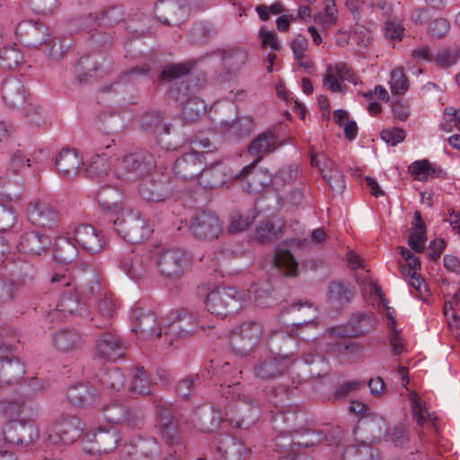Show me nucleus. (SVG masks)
<instances>
[{"mask_svg":"<svg viewBox=\"0 0 460 460\" xmlns=\"http://www.w3.org/2000/svg\"><path fill=\"white\" fill-rule=\"evenodd\" d=\"M263 328L257 322H247L228 332L231 341L239 337L240 341L247 345H257L261 341Z\"/></svg>","mask_w":460,"mask_h":460,"instance_id":"39","label":"nucleus"},{"mask_svg":"<svg viewBox=\"0 0 460 460\" xmlns=\"http://www.w3.org/2000/svg\"><path fill=\"white\" fill-rule=\"evenodd\" d=\"M375 325V320L367 314L354 315L348 324L328 328L325 333L332 338L349 339L367 334Z\"/></svg>","mask_w":460,"mask_h":460,"instance_id":"12","label":"nucleus"},{"mask_svg":"<svg viewBox=\"0 0 460 460\" xmlns=\"http://www.w3.org/2000/svg\"><path fill=\"white\" fill-rule=\"evenodd\" d=\"M51 246V239L39 231H30L23 234L19 243V249L24 253L40 255Z\"/></svg>","mask_w":460,"mask_h":460,"instance_id":"29","label":"nucleus"},{"mask_svg":"<svg viewBox=\"0 0 460 460\" xmlns=\"http://www.w3.org/2000/svg\"><path fill=\"white\" fill-rule=\"evenodd\" d=\"M221 460H243L249 452L245 445L228 434H220L213 440Z\"/></svg>","mask_w":460,"mask_h":460,"instance_id":"21","label":"nucleus"},{"mask_svg":"<svg viewBox=\"0 0 460 460\" xmlns=\"http://www.w3.org/2000/svg\"><path fill=\"white\" fill-rule=\"evenodd\" d=\"M105 155L106 154L103 153L102 155H97L95 158L92 159L86 168L88 177L102 180L108 174L109 164L104 157Z\"/></svg>","mask_w":460,"mask_h":460,"instance_id":"57","label":"nucleus"},{"mask_svg":"<svg viewBox=\"0 0 460 460\" xmlns=\"http://www.w3.org/2000/svg\"><path fill=\"white\" fill-rule=\"evenodd\" d=\"M90 443L89 451L97 454H108L117 447L119 440L116 429L111 428H98L86 435Z\"/></svg>","mask_w":460,"mask_h":460,"instance_id":"20","label":"nucleus"},{"mask_svg":"<svg viewBox=\"0 0 460 460\" xmlns=\"http://www.w3.org/2000/svg\"><path fill=\"white\" fill-rule=\"evenodd\" d=\"M2 435L6 444L27 447L39 438V429L31 420H14L4 426Z\"/></svg>","mask_w":460,"mask_h":460,"instance_id":"9","label":"nucleus"},{"mask_svg":"<svg viewBox=\"0 0 460 460\" xmlns=\"http://www.w3.org/2000/svg\"><path fill=\"white\" fill-rule=\"evenodd\" d=\"M207 112V104L199 97H190L182 105L181 119L184 123L199 121Z\"/></svg>","mask_w":460,"mask_h":460,"instance_id":"43","label":"nucleus"},{"mask_svg":"<svg viewBox=\"0 0 460 460\" xmlns=\"http://www.w3.org/2000/svg\"><path fill=\"white\" fill-rule=\"evenodd\" d=\"M243 303V295L233 287L217 288L205 300L208 311L221 317L239 312Z\"/></svg>","mask_w":460,"mask_h":460,"instance_id":"2","label":"nucleus"},{"mask_svg":"<svg viewBox=\"0 0 460 460\" xmlns=\"http://www.w3.org/2000/svg\"><path fill=\"white\" fill-rule=\"evenodd\" d=\"M170 318V323L164 327L163 342L167 345H172L177 339L190 335L198 324L193 314L184 308L172 312Z\"/></svg>","mask_w":460,"mask_h":460,"instance_id":"7","label":"nucleus"},{"mask_svg":"<svg viewBox=\"0 0 460 460\" xmlns=\"http://www.w3.org/2000/svg\"><path fill=\"white\" fill-rule=\"evenodd\" d=\"M164 113L160 111H146L140 118V128L147 134H153L156 137L169 136L172 126L164 123Z\"/></svg>","mask_w":460,"mask_h":460,"instance_id":"32","label":"nucleus"},{"mask_svg":"<svg viewBox=\"0 0 460 460\" xmlns=\"http://www.w3.org/2000/svg\"><path fill=\"white\" fill-rule=\"evenodd\" d=\"M348 72L347 66L343 64L336 66H329L323 77V83L332 92H342L340 81L344 80L343 74Z\"/></svg>","mask_w":460,"mask_h":460,"instance_id":"51","label":"nucleus"},{"mask_svg":"<svg viewBox=\"0 0 460 460\" xmlns=\"http://www.w3.org/2000/svg\"><path fill=\"white\" fill-rule=\"evenodd\" d=\"M291 325L294 327L289 332L282 331H271L267 337V343L270 342L273 337H276V342H285L288 337L296 338L297 343L305 342L308 343L314 341L317 336L315 334H309L305 332V327L312 324L310 317L303 319L301 322H291Z\"/></svg>","mask_w":460,"mask_h":460,"instance_id":"28","label":"nucleus"},{"mask_svg":"<svg viewBox=\"0 0 460 460\" xmlns=\"http://www.w3.org/2000/svg\"><path fill=\"white\" fill-rule=\"evenodd\" d=\"M353 297V292L343 282L332 280L328 286L327 302L335 311L343 309Z\"/></svg>","mask_w":460,"mask_h":460,"instance_id":"36","label":"nucleus"},{"mask_svg":"<svg viewBox=\"0 0 460 460\" xmlns=\"http://www.w3.org/2000/svg\"><path fill=\"white\" fill-rule=\"evenodd\" d=\"M78 255V250L69 238L59 237L55 243L54 261L62 266L73 262Z\"/></svg>","mask_w":460,"mask_h":460,"instance_id":"41","label":"nucleus"},{"mask_svg":"<svg viewBox=\"0 0 460 460\" xmlns=\"http://www.w3.org/2000/svg\"><path fill=\"white\" fill-rule=\"evenodd\" d=\"M25 366L17 358L12 347H0V389L23 377Z\"/></svg>","mask_w":460,"mask_h":460,"instance_id":"10","label":"nucleus"},{"mask_svg":"<svg viewBox=\"0 0 460 460\" xmlns=\"http://www.w3.org/2000/svg\"><path fill=\"white\" fill-rule=\"evenodd\" d=\"M288 359V356L280 357L269 355L260 360V362L255 366L254 374L261 380H270L279 376L288 367L286 362Z\"/></svg>","mask_w":460,"mask_h":460,"instance_id":"27","label":"nucleus"},{"mask_svg":"<svg viewBox=\"0 0 460 460\" xmlns=\"http://www.w3.org/2000/svg\"><path fill=\"white\" fill-rule=\"evenodd\" d=\"M139 195L147 202H162L172 195L173 188L164 176L158 179L145 178L139 185Z\"/></svg>","mask_w":460,"mask_h":460,"instance_id":"18","label":"nucleus"},{"mask_svg":"<svg viewBox=\"0 0 460 460\" xmlns=\"http://www.w3.org/2000/svg\"><path fill=\"white\" fill-rule=\"evenodd\" d=\"M95 379L102 387L110 391H120L126 384L125 376L115 367L100 371Z\"/></svg>","mask_w":460,"mask_h":460,"instance_id":"42","label":"nucleus"},{"mask_svg":"<svg viewBox=\"0 0 460 460\" xmlns=\"http://www.w3.org/2000/svg\"><path fill=\"white\" fill-rule=\"evenodd\" d=\"M297 177L298 166L296 164H290L279 169L272 178V182L277 187H284L294 182Z\"/></svg>","mask_w":460,"mask_h":460,"instance_id":"58","label":"nucleus"},{"mask_svg":"<svg viewBox=\"0 0 460 460\" xmlns=\"http://www.w3.org/2000/svg\"><path fill=\"white\" fill-rule=\"evenodd\" d=\"M32 341L29 333H23L13 327L4 328L0 332V345L24 344Z\"/></svg>","mask_w":460,"mask_h":460,"instance_id":"56","label":"nucleus"},{"mask_svg":"<svg viewBox=\"0 0 460 460\" xmlns=\"http://www.w3.org/2000/svg\"><path fill=\"white\" fill-rule=\"evenodd\" d=\"M460 57L459 49H440L435 56V61L442 68H447L456 64Z\"/></svg>","mask_w":460,"mask_h":460,"instance_id":"64","label":"nucleus"},{"mask_svg":"<svg viewBox=\"0 0 460 460\" xmlns=\"http://www.w3.org/2000/svg\"><path fill=\"white\" fill-rule=\"evenodd\" d=\"M153 384L144 367H135L132 371L131 390L137 394L147 395L152 393Z\"/></svg>","mask_w":460,"mask_h":460,"instance_id":"48","label":"nucleus"},{"mask_svg":"<svg viewBox=\"0 0 460 460\" xmlns=\"http://www.w3.org/2000/svg\"><path fill=\"white\" fill-rule=\"evenodd\" d=\"M131 330L141 341L163 342L164 327H157V317L150 309L134 308L130 313Z\"/></svg>","mask_w":460,"mask_h":460,"instance_id":"3","label":"nucleus"},{"mask_svg":"<svg viewBox=\"0 0 460 460\" xmlns=\"http://www.w3.org/2000/svg\"><path fill=\"white\" fill-rule=\"evenodd\" d=\"M305 422L304 414L299 415L296 409L277 412L272 418L274 429L282 433L297 432Z\"/></svg>","mask_w":460,"mask_h":460,"instance_id":"34","label":"nucleus"},{"mask_svg":"<svg viewBox=\"0 0 460 460\" xmlns=\"http://www.w3.org/2000/svg\"><path fill=\"white\" fill-rule=\"evenodd\" d=\"M189 9L182 0H160L155 4V14L165 25L174 26L183 22Z\"/></svg>","mask_w":460,"mask_h":460,"instance_id":"17","label":"nucleus"},{"mask_svg":"<svg viewBox=\"0 0 460 460\" xmlns=\"http://www.w3.org/2000/svg\"><path fill=\"white\" fill-rule=\"evenodd\" d=\"M189 230L193 237L199 240H215L223 231L219 217L208 210L195 213L189 223Z\"/></svg>","mask_w":460,"mask_h":460,"instance_id":"6","label":"nucleus"},{"mask_svg":"<svg viewBox=\"0 0 460 460\" xmlns=\"http://www.w3.org/2000/svg\"><path fill=\"white\" fill-rule=\"evenodd\" d=\"M195 62L167 64L164 66L158 79L162 82H173L187 75L192 76Z\"/></svg>","mask_w":460,"mask_h":460,"instance_id":"44","label":"nucleus"},{"mask_svg":"<svg viewBox=\"0 0 460 460\" xmlns=\"http://www.w3.org/2000/svg\"><path fill=\"white\" fill-rule=\"evenodd\" d=\"M29 220L39 226L52 228L58 221V212L46 202L35 201L27 209Z\"/></svg>","mask_w":460,"mask_h":460,"instance_id":"25","label":"nucleus"},{"mask_svg":"<svg viewBox=\"0 0 460 460\" xmlns=\"http://www.w3.org/2000/svg\"><path fill=\"white\" fill-rule=\"evenodd\" d=\"M55 164L62 176L72 178L78 174L84 162L75 150L63 148L57 155Z\"/></svg>","mask_w":460,"mask_h":460,"instance_id":"30","label":"nucleus"},{"mask_svg":"<svg viewBox=\"0 0 460 460\" xmlns=\"http://www.w3.org/2000/svg\"><path fill=\"white\" fill-rule=\"evenodd\" d=\"M257 163L254 161L236 174V179L241 181L243 189L250 194L261 193L272 182V178L268 172L256 169Z\"/></svg>","mask_w":460,"mask_h":460,"instance_id":"16","label":"nucleus"},{"mask_svg":"<svg viewBox=\"0 0 460 460\" xmlns=\"http://www.w3.org/2000/svg\"><path fill=\"white\" fill-rule=\"evenodd\" d=\"M273 265L283 276L296 277L299 274L298 263L288 250L277 249Z\"/></svg>","mask_w":460,"mask_h":460,"instance_id":"40","label":"nucleus"},{"mask_svg":"<svg viewBox=\"0 0 460 460\" xmlns=\"http://www.w3.org/2000/svg\"><path fill=\"white\" fill-rule=\"evenodd\" d=\"M58 310L64 314H82L85 312L84 304L82 303L75 295L67 293L63 295L58 304L57 305Z\"/></svg>","mask_w":460,"mask_h":460,"instance_id":"52","label":"nucleus"},{"mask_svg":"<svg viewBox=\"0 0 460 460\" xmlns=\"http://www.w3.org/2000/svg\"><path fill=\"white\" fill-rule=\"evenodd\" d=\"M122 191L112 185L102 186L95 194V199L103 211L111 215L122 209Z\"/></svg>","mask_w":460,"mask_h":460,"instance_id":"31","label":"nucleus"},{"mask_svg":"<svg viewBox=\"0 0 460 460\" xmlns=\"http://www.w3.org/2000/svg\"><path fill=\"white\" fill-rule=\"evenodd\" d=\"M221 57L226 66L230 69H239L245 64L248 53L243 49H234L229 50H223Z\"/></svg>","mask_w":460,"mask_h":460,"instance_id":"54","label":"nucleus"},{"mask_svg":"<svg viewBox=\"0 0 460 460\" xmlns=\"http://www.w3.org/2000/svg\"><path fill=\"white\" fill-rule=\"evenodd\" d=\"M156 256L157 267L164 276L167 278L181 277L188 266L186 252L181 249H167L157 247L153 251Z\"/></svg>","mask_w":460,"mask_h":460,"instance_id":"5","label":"nucleus"},{"mask_svg":"<svg viewBox=\"0 0 460 460\" xmlns=\"http://www.w3.org/2000/svg\"><path fill=\"white\" fill-rule=\"evenodd\" d=\"M111 227L125 241L131 243H141L148 236V227L145 218L137 212L110 219Z\"/></svg>","mask_w":460,"mask_h":460,"instance_id":"4","label":"nucleus"},{"mask_svg":"<svg viewBox=\"0 0 460 460\" xmlns=\"http://www.w3.org/2000/svg\"><path fill=\"white\" fill-rule=\"evenodd\" d=\"M409 88V80L402 67L393 70L391 75V90L394 94H403Z\"/></svg>","mask_w":460,"mask_h":460,"instance_id":"61","label":"nucleus"},{"mask_svg":"<svg viewBox=\"0 0 460 460\" xmlns=\"http://www.w3.org/2000/svg\"><path fill=\"white\" fill-rule=\"evenodd\" d=\"M151 166L152 156L149 154L134 153L119 159L115 172L119 179L131 181L146 173Z\"/></svg>","mask_w":460,"mask_h":460,"instance_id":"8","label":"nucleus"},{"mask_svg":"<svg viewBox=\"0 0 460 460\" xmlns=\"http://www.w3.org/2000/svg\"><path fill=\"white\" fill-rule=\"evenodd\" d=\"M323 179L328 182L329 186L333 191L341 193L345 187V180L343 173L337 168H331L328 171H324L320 168Z\"/></svg>","mask_w":460,"mask_h":460,"instance_id":"59","label":"nucleus"},{"mask_svg":"<svg viewBox=\"0 0 460 460\" xmlns=\"http://www.w3.org/2000/svg\"><path fill=\"white\" fill-rule=\"evenodd\" d=\"M102 413L107 422L119 425L125 424L128 427H135L137 424V417L131 409L118 401L105 404L102 409Z\"/></svg>","mask_w":460,"mask_h":460,"instance_id":"23","label":"nucleus"},{"mask_svg":"<svg viewBox=\"0 0 460 460\" xmlns=\"http://www.w3.org/2000/svg\"><path fill=\"white\" fill-rule=\"evenodd\" d=\"M22 60V52L13 46H6L0 50V67L4 69H13Z\"/></svg>","mask_w":460,"mask_h":460,"instance_id":"53","label":"nucleus"},{"mask_svg":"<svg viewBox=\"0 0 460 460\" xmlns=\"http://www.w3.org/2000/svg\"><path fill=\"white\" fill-rule=\"evenodd\" d=\"M158 456V444L153 438H138L119 448V460H155Z\"/></svg>","mask_w":460,"mask_h":460,"instance_id":"13","label":"nucleus"},{"mask_svg":"<svg viewBox=\"0 0 460 460\" xmlns=\"http://www.w3.org/2000/svg\"><path fill=\"white\" fill-rule=\"evenodd\" d=\"M315 312L316 308L314 307L313 304L309 303L308 301H298L284 309L279 314V317L280 320H283L286 313H291L293 314V319L291 322H301L303 319L310 317V319L312 320V324H314V326H316V324H314V323Z\"/></svg>","mask_w":460,"mask_h":460,"instance_id":"46","label":"nucleus"},{"mask_svg":"<svg viewBox=\"0 0 460 460\" xmlns=\"http://www.w3.org/2000/svg\"><path fill=\"white\" fill-rule=\"evenodd\" d=\"M18 40L27 48H39L49 38V28L39 21H23L16 27Z\"/></svg>","mask_w":460,"mask_h":460,"instance_id":"14","label":"nucleus"},{"mask_svg":"<svg viewBox=\"0 0 460 460\" xmlns=\"http://www.w3.org/2000/svg\"><path fill=\"white\" fill-rule=\"evenodd\" d=\"M427 241L426 228L419 229L417 226H412L410 229L408 237L409 246L416 252L421 253L425 249V243Z\"/></svg>","mask_w":460,"mask_h":460,"instance_id":"62","label":"nucleus"},{"mask_svg":"<svg viewBox=\"0 0 460 460\" xmlns=\"http://www.w3.org/2000/svg\"><path fill=\"white\" fill-rule=\"evenodd\" d=\"M124 19V12L119 5L105 7L96 15L87 14L79 19V22L86 27L92 25L93 22H98L99 26L113 27Z\"/></svg>","mask_w":460,"mask_h":460,"instance_id":"35","label":"nucleus"},{"mask_svg":"<svg viewBox=\"0 0 460 460\" xmlns=\"http://www.w3.org/2000/svg\"><path fill=\"white\" fill-rule=\"evenodd\" d=\"M81 295L84 298H90L94 296H101L102 288L99 280L98 275L94 271H91L84 279L80 286Z\"/></svg>","mask_w":460,"mask_h":460,"instance_id":"55","label":"nucleus"},{"mask_svg":"<svg viewBox=\"0 0 460 460\" xmlns=\"http://www.w3.org/2000/svg\"><path fill=\"white\" fill-rule=\"evenodd\" d=\"M222 420L220 411L214 406L204 405L195 410L192 422L196 429L201 432H213Z\"/></svg>","mask_w":460,"mask_h":460,"instance_id":"26","label":"nucleus"},{"mask_svg":"<svg viewBox=\"0 0 460 460\" xmlns=\"http://www.w3.org/2000/svg\"><path fill=\"white\" fill-rule=\"evenodd\" d=\"M358 428L363 429L368 436L371 442L380 440L385 432V423L382 417H364L359 422Z\"/></svg>","mask_w":460,"mask_h":460,"instance_id":"49","label":"nucleus"},{"mask_svg":"<svg viewBox=\"0 0 460 460\" xmlns=\"http://www.w3.org/2000/svg\"><path fill=\"white\" fill-rule=\"evenodd\" d=\"M99 397L98 391L89 383H80L71 386L67 391L68 401L75 406H89Z\"/></svg>","mask_w":460,"mask_h":460,"instance_id":"37","label":"nucleus"},{"mask_svg":"<svg viewBox=\"0 0 460 460\" xmlns=\"http://www.w3.org/2000/svg\"><path fill=\"white\" fill-rule=\"evenodd\" d=\"M206 157L201 152H190L180 156L174 163V172L183 180H192L202 175Z\"/></svg>","mask_w":460,"mask_h":460,"instance_id":"19","label":"nucleus"},{"mask_svg":"<svg viewBox=\"0 0 460 460\" xmlns=\"http://www.w3.org/2000/svg\"><path fill=\"white\" fill-rule=\"evenodd\" d=\"M156 429L161 438L169 446L181 445L183 441L181 425L185 421L178 409L163 403L155 405Z\"/></svg>","mask_w":460,"mask_h":460,"instance_id":"1","label":"nucleus"},{"mask_svg":"<svg viewBox=\"0 0 460 460\" xmlns=\"http://www.w3.org/2000/svg\"><path fill=\"white\" fill-rule=\"evenodd\" d=\"M1 92L3 100L12 108H19L26 101L24 85L16 76L4 79Z\"/></svg>","mask_w":460,"mask_h":460,"instance_id":"33","label":"nucleus"},{"mask_svg":"<svg viewBox=\"0 0 460 460\" xmlns=\"http://www.w3.org/2000/svg\"><path fill=\"white\" fill-rule=\"evenodd\" d=\"M74 239L84 250L91 253H98L105 246L102 232L88 224L79 225L74 230Z\"/></svg>","mask_w":460,"mask_h":460,"instance_id":"22","label":"nucleus"},{"mask_svg":"<svg viewBox=\"0 0 460 460\" xmlns=\"http://www.w3.org/2000/svg\"><path fill=\"white\" fill-rule=\"evenodd\" d=\"M152 258L153 251L131 250L121 257L119 267L130 279H140L146 274Z\"/></svg>","mask_w":460,"mask_h":460,"instance_id":"15","label":"nucleus"},{"mask_svg":"<svg viewBox=\"0 0 460 460\" xmlns=\"http://www.w3.org/2000/svg\"><path fill=\"white\" fill-rule=\"evenodd\" d=\"M47 55L51 60H59L70 49L72 40L69 37H55L47 40Z\"/></svg>","mask_w":460,"mask_h":460,"instance_id":"50","label":"nucleus"},{"mask_svg":"<svg viewBox=\"0 0 460 460\" xmlns=\"http://www.w3.org/2000/svg\"><path fill=\"white\" fill-rule=\"evenodd\" d=\"M372 450L367 446H349L347 447L342 455V460H370Z\"/></svg>","mask_w":460,"mask_h":460,"instance_id":"63","label":"nucleus"},{"mask_svg":"<svg viewBox=\"0 0 460 460\" xmlns=\"http://www.w3.org/2000/svg\"><path fill=\"white\" fill-rule=\"evenodd\" d=\"M101 57L95 55L82 56L75 66L76 80L79 84H84L88 81V76H92V73L102 67V64L98 60Z\"/></svg>","mask_w":460,"mask_h":460,"instance_id":"45","label":"nucleus"},{"mask_svg":"<svg viewBox=\"0 0 460 460\" xmlns=\"http://www.w3.org/2000/svg\"><path fill=\"white\" fill-rule=\"evenodd\" d=\"M248 291L253 295L254 303L258 307L267 308L276 300L272 296L273 288L270 282L254 283Z\"/></svg>","mask_w":460,"mask_h":460,"instance_id":"47","label":"nucleus"},{"mask_svg":"<svg viewBox=\"0 0 460 460\" xmlns=\"http://www.w3.org/2000/svg\"><path fill=\"white\" fill-rule=\"evenodd\" d=\"M280 144L277 136L272 131H265L258 135L249 145L248 151L251 155H258L259 162L263 155L274 152Z\"/></svg>","mask_w":460,"mask_h":460,"instance_id":"38","label":"nucleus"},{"mask_svg":"<svg viewBox=\"0 0 460 460\" xmlns=\"http://www.w3.org/2000/svg\"><path fill=\"white\" fill-rule=\"evenodd\" d=\"M201 179L207 188L217 189L228 181L235 180L236 175L232 172L231 168L226 164L217 162L210 165L205 164Z\"/></svg>","mask_w":460,"mask_h":460,"instance_id":"24","label":"nucleus"},{"mask_svg":"<svg viewBox=\"0 0 460 460\" xmlns=\"http://www.w3.org/2000/svg\"><path fill=\"white\" fill-rule=\"evenodd\" d=\"M84 424L75 415L63 416L53 423L52 434L49 439L52 443L60 440L63 444L69 445L76 441L83 434Z\"/></svg>","mask_w":460,"mask_h":460,"instance_id":"11","label":"nucleus"},{"mask_svg":"<svg viewBox=\"0 0 460 460\" xmlns=\"http://www.w3.org/2000/svg\"><path fill=\"white\" fill-rule=\"evenodd\" d=\"M199 376H189L180 380L175 387L176 394L183 400H189L195 391Z\"/></svg>","mask_w":460,"mask_h":460,"instance_id":"60","label":"nucleus"}]
</instances>
